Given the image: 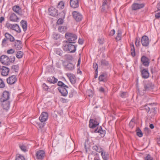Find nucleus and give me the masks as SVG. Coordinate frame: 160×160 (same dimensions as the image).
<instances>
[{
	"label": "nucleus",
	"mask_w": 160,
	"mask_h": 160,
	"mask_svg": "<svg viewBox=\"0 0 160 160\" xmlns=\"http://www.w3.org/2000/svg\"><path fill=\"white\" fill-rule=\"evenodd\" d=\"M10 99L9 92L7 91H4L0 98V102L3 109L6 110L9 109L10 103Z\"/></svg>",
	"instance_id": "obj_1"
},
{
	"label": "nucleus",
	"mask_w": 160,
	"mask_h": 160,
	"mask_svg": "<svg viewBox=\"0 0 160 160\" xmlns=\"http://www.w3.org/2000/svg\"><path fill=\"white\" fill-rule=\"evenodd\" d=\"M58 85L59 86L58 89L61 93V96L64 97L67 96L68 93L67 89L68 88V87L61 81L58 82Z\"/></svg>",
	"instance_id": "obj_2"
},
{
	"label": "nucleus",
	"mask_w": 160,
	"mask_h": 160,
	"mask_svg": "<svg viewBox=\"0 0 160 160\" xmlns=\"http://www.w3.org/2000/svg\"><path fill=\"white\" fill-rule=\"evenodd\" d=\"M72 43H68V44H63L62 48L65 52H69L70 53H74L76 50L77 45H73Z\"/></svg>",
	"instance_id": "obj_3"
},
{
	"label": "nucleus",
	"mask_w": 160,
	"mask_h": 160,
	"mask_svg": "<svg viewBox=\"0 0 160 160\" xmlns=\"http://www.w3.org/2000/svg\"><path fill=\"white\" fill-rule=\"evenodd\" d=\"M65 38L67 39V43H75L77 39V36L75 34L67 32L65 34Z\"/></svg>",
	"instance_id": "obj_4"
},
{
	"label": "nucleus",
	"mask_w": 160,
	"mask_h": 160,
	"mask_svg": "<svg viewBox=\"0 0 160 160\" xmlns=\"http://www.w3.org/2000/svg\"><path fill=\"white\" fill-rule=\"evenodd\" d=\"M111 0H102V4L101 7V11L102 12H106L110 8Z\"/></svg>",
	"instance_id": "obj_5"
},
{
	"label": "nucleus",
	"mask_w": 160,
	"mask_h": 160,
	"mask_svg": "<svg viewBox=\"0 0 160 160\" xmlns=\"http://www.w3.org/2000/svg\"><path fill=\"white\" fill-rule=\"evenodd\" d=\"M72 14L73 18L77 22H80L83 18L82 15L78 11L72 12Z\"/></svg>",
	"instance_id": "obj_6"
},
{
	"label": "nucleus",
	"mask_w": 160,
	"mask_h": 160,
	"mask_svg": "<svg viewBox=\"0 0 160 160\" xmlns=\"http://www.w3.org/2000/svg\"><path fill=\"white\" fill-rule=\"evenodd\" d=\"M0 62L5 65H10V59L6 55H2L0 57Z\"/></svg>",
	"instance_id": "obj_7"
},
{
	"label": "nucleus",
	"mask_w": 160,
	"mask_h": 160,
	"mask_svg": "<svg viewBox=\"0 0 160 160\" xmlns=\"http://www.w3.org/2000/svg\"><path fill=\"white\" fill-rule=\"evenodd\" d=\"M6 26L8 29L14 30L18 33H20L21 32V30L19 26L17 24H7Z\"/></svg>",
	"instance_id": "obj_8"
},
{
	"label": "nucleus",
	"mask_w": 160,
	"mask_h": 160,
	"mask_svg": "<svg viewBox=\"0 0 160 160\" xmlns=\"http://www.w3.org/2000/svg\"><path fill=\"white\" fill-rule=\"evenodd\" d=\"M36 158L38 160H42L44 158L45 152L43 150H39L36 152Z\"/></svg>",
	"instance_id": "obj_9"
},
{
	"label": "nucleus",
	"mask_w": 160,
	"mask_h": 160,
	"mask_svg": "<svg viewBox=\"0 0 160 160\" xmlns=\"http://www.w3.org/2000/svg\"><path fill=\"white\" fill-rule=\"evenodd\" d=\"M141 60L143 65L145 67H148L149 66L150 60L146 56H142L141 58Z\"/></svg>",
	"instance_id": "obj_10"
},
{
	"label": "nucleus",
	"mask_w": 160,
	"mask_h": 160,
	"mask_svg": "<svg viewBox=\"0 0 160 160\" xmlns=\"http://www.w3.org/2000/svg\"><path fill=\"white\" fill-rule=\"evenodd\" d=\"M141 42L143 46L146 47L148 46L150 42L148 37L146 35L143 36L142 37Z\"/></svg>",
	"instance_id": "obj_11"
},
{
	"label": "nucleus",
	"mask_w": 160,
	"mask_h": 160,
	"mask_svg": "<svg viewBox=\"0 0 160 160\" xmlns=\"http://www.w3.org/2000/svg\"><path fill=\"white\" fill-rule=\"evenodd\" d=\"M48 113L47 112H42L40 115L39 119L42 122H45L48 119Z\"/></svg>",
	"instance_id": "obj_12"
},
{
	"label": "nucleus",
	"mask_w": 160,
	"mask_h": 160,
	"mask_svg": "<svg viewBox=\"0 0 160 160\" xmlns=\"http://www.w3.org/2000/svg\"><path fill=\"white\" fill-rule=\"evenodd\" d=\"M17 81L16 76L14 75H12L7 79V82L9 85L14 84Z\"/></svg>",
	"instance_id": "obj_13"
},
{
	"label": "nucleus",
	"mask_w": 160,
	"mask_h": 160,
	"mask_svg": "<svg viewBox=\"0 0 160 160\" xmlns=\"http://www.w3.org/2000/svg\"><path fill=\"white\" fill-rule=\"evenodd\" d=\"M145 6L144 3H134L132 6V10H137L143 8Z\"/></svg>",
	"instance_id": "obj_14"
},
{
	"label": "nucleus",
	"mask_w": 160,
	"mask_h": 160,
	"mask_svg": "<svg viewBox=\"0 0 160 160\" xmlns=\"http://www.w3.org/2000/svg\"><path fill=\"white\" fill-rule=\"evenodd\" d=\"M154 85L150 81H146L144 84V88L145 91H148L153 89Z\"/></svg>",
	"instance_id": "obj_15"
},
{
	"label": "nucleus",
	"mask_w": 160,
	"mask_h": 160,
	"mask_svg": "<svg viewBox=\"0 0 160 160\" xmlns=\"http://www.w3.org/2000/svg\"><path fill=\"white\" fill-rule=\"evenodd\" d=\"M98 80L100 82H106L108 80L107 73L106 72L101 73L98 77Z\"/></svg>",
	"instance_id": "obj_16"
},
{
	"label": "nucleus",
	"mask_w": 160,
	"mask_h": 160,
	"mask_svg": "<svg viewBox=\"0 0 160 160\" xmlns=\"http://www.w3.org/2000/svg\"><path fill=\"white\" fill-rule=\"evenodd\" d=\"M99 124V122L96 119H90L89 122V127L91 128H94L98 125Z\"/></svg>",
	"instance_id": "obj_17"
},
{
	"label": "nucleus",
	"mask_w": 160,
	"mask_h": 160,
	"mask_svg": "<svg viewBox=\"0 0 160 160\" xmlns=\"http://www.w3.org/2000/svg\"><path fill=\"white\" fill-rule=\"evenodd\" d=\"M49 14L52 16H55L58 15V10L53 7H50L48 9Z\"/></svg>",
	"instance_id": "obj_18"
},
{
	"label": "nucleus",
	"mask_w": 160,
	"mask_h": 160,
	"mask_svg": "<svg viewBox=\"0 0 160 160\" xmlns=\"http://www.w3.org/2000/svg\"><path fill=\"white\" fill-rule=\"evenodd\" d=\"M80 0H70V6L73 8L78 7Z\"/></svg>",
	"instance_id": "obj_19"
},
{
	"label": "nucleus",
	"mask_w": 160,
	"mask_h": 160,
	"mask_svg": "<svg viewBox=\"0 0 160 160\" xmlns=\"http://www.w3.org/2000/svg\"><path fill=\"white\" fill-rule=\"evenodd\" d=\"M141 76L142 78L144 79H147L149 77V73L148 69H143L141 70Z\"/></svg>",
	"instance_id": "obj_20"
},
{
	"label": "nucleus",
	"mask_w": 160,
	"mask_h": 160,
	"mask_svg": "<svg viewBox=\"0 0 160 160\" xmlns=\"http://www.w3.org/2000/svg\"><path fill=\"white\" fill-rule=\"evenodd\" d=\"M100 152L101 153V156L103 160H108L109 159V154L108 152H106L105 150L103 149L102 148H101Z\"/></svg>",
	"instance_id": "obj_21"
},
{
	"label": "nucleus",
	"mask_w": 160,
	"mask_h": 160,
	"mask_svg": "<svg viewBox=\"0 0 160 160\" xmlns=\"http://www.w3.org/2000/svg\"><path fill=\"white\" fill-rule=\"evenodd\" d=\"M1 75L4 76H7L9 73V69L5 66H2L1 68Z\"/></svg>",
	"instance_id": "obj_22"
},
{
	"label": "nucleus",
	"mask_w": 160,
	"mask_h": 160,
	"mask_svg": "<svg viewBox=\"0 0 160 160\" xmlns=\"http://www.w3.org/2000/svg\"><path fill=\"white\" fill-rule=\"evenodd\" d=\"M12 10L16 13L19 15H22L21 8L18 5H15L13 7Z\"/></svg>",
	"instance_id": "obj_23"
},
{
	"label": "nucleus",
	"mask_w": 160,
	"mask_h": 160,
	"mask_svg": "<svg viewBox=\"0 0 160 160\" xmlns=\"http://www.w3.org/2000/svg\"><path fill=\"white\" fill-rule=\"evenodd\" d=\"M67 75L72 84H74L76 82V78L74 75L71 73H68Z\"/></svg>",
	"instance_id": "obj_24"
},
{
	"label": "nucleus",
	"mask_w": 160,
	"mask_h": 160,
	"mask_svg": "<svg viewBox=\"0 0 160 160\" xmlns=\"http://www.w3.org/2000/svg\"><path fill=\"white\" fill-rule=\"evenodd\" d=\"M130 52L132 56L134 57L136 56V53L135 47L133 42L130 44Z\"/></svg>",
	"instance_id": "obj_25"
},
{
	"label": "nucleus",
	"mask_w": 160,
	"mask_h": 160,
	"mask_svg": "<svg viewBox=\"0 0 160 160\" xmlns=\"http://www.w3.org/2000/svg\"><path fill=\"white\" fill-rule=\"evenodd\" d=\"M15 48L18 50H19L22 47V42L21 41L16 40L14 44Z\"/></svg>",
	"instance_id": "obj_26"
},
{
	"label": "nucleus",
	"mask_w": 160,
	"mask_h": 160,
	"mask_svg": "<svg viewBox=\"0 0 160 160\" xmlns=\"http://www.w3.org/2000/svg\"><path fill=\"white\" fill-rule=\"evenodd\" d=\"M5 36L7 38V40H9L10 42H13L15 41L14 37L8 33H6L5 34Z\"/></svg>",
	"instance_id": "obj_27"
},
{
	"label": "nucleus",
	"mask_w": 160,
	"mask_h": 160,
	"mask_svg": "<svg viewBox=\"0 0 160 160\" xmlns=\"http://www.w3.org/2000/svg\"><path fill=\"white\" fill-rule=\"evenodd\" d=\"M67 70L72 71L74 68V65L72 63L69 62L65 66Z\"/></svg>",
	"instance_id": "obj_28"
},
{
	"label": "nucleus",
	"mask_w": 160,
	"mask_h": 160,
	"mask_svg": "<svg viewBox=\"0 0 160 160\" xmlns=\"http://www.w3.org/2000/svg\"><path fill=\"white\" fill-rule=\"evenodd\" d=\"M10 19L12 21L16 22L18 21L19 18L15 13H13L10 16Z\"/></svg>",
	"instance_id": "obj_29"
},
{
	"label": "nucleus",
	"mask_w": 160,
	"mask_h": 160,
	"mask_svg": "<svg viewBox=\"0 0 160 160\" xmlns=\"http://www.w3.org/2000/svg\"><path fill=\"white\" fill-rule=\"evenodd\" d=\"M94 132L96 133L98 132L100 133L101 134L103 135L104 136L105 134L106 131L105 130L102 129L101 127H100L97 128L95 130Z\"/></svg>",
	"instance_id": "obj_30"
},
{
	"label": "nucleus",
	"mask_w": 160,
	"mask_h": 160,
	"mask_svg": "<svg viewBox=\"0 0 160 160\" xmlns=\"http://www.w3.org/2000/svg\"><path fill=\"white\" fill-rule=\"evenodd\" d=\"M47 81L51 83L54 84L57 82L58 79L53 76L48 78H47Z\"/></svg>",
	"instance_id": "obj_31"
},
{
	"label": "nucleus",
	"mask_w": 160,
	"mask_h": 160,
	"mask_svg": "<svg viewBox=\"0 0 160 160\" xmlns=\"http://www.w3.org/2000/svg\"><path fill=\"white\" fill-rule=\"evenodd\" d=\"M20 23L21 24L22 27L23 29V31H26L27 29V21L24 20H22Z\"/></svg>",
	"instance_id": "obj_32"
},
{
	"label": "nucleus",
	"mask_w": 160,
	"mask_h": 160,
	"mask_svg": "<svg viewBox=\"0 0 160 160\" xmlns=\"http://www.w3.org/2000/svg\"><path fill=\"white\" fill-rule=\"evenodd\" d=\"M117 36L116 38V39L117 41H119L121 40L122 36V32L120 30H118L117 31Z\"/></svg>",
	"instance_id": "obj_33"
},
{
	"label": "nucleus",
	"mask_w": 160,
	"mask_h": 160,
	"mask_svg": "<svg viewBox=\"0 0 160 160\" xmlns=\"http://www.w3.org/2000/svg\"><path fill=\"white\" fill-rule=\"evenodd\" d=\"M137 135L139 137H142L143 136V133L139 128L137 127L136 130Z\"/></svg>",
	"instance_id": "obj_34"
},
{
	"label": "nucleus",
	"mask_w": 160,
	"mask_h": 160,
	"mask_svg": "<svg viewBox=\"0 0 160 160\" xmlns=\"http://www.w3.org/2000/svg\"><path fill=\"white\" fill-rule=\"evenodd\" d=\"M15 160H25L24 157L22 155L19 154H17L16 155Z\"/></svg>",
	"instance_id": "obj_35"
},
{
	"label": "nucleus",
	"mask_w": 160,
	"mask_h": 160,
	"mask_svg": "<svg viewBox=\"0 0 160 160\" xmlns=\"http://www.w3.org/2000/svg\"><path fill=\"white\" fill-rule=\"evenodd\" d=\"M157 108H151V110L150 111V113H151V118L153 117L156 113L157 112Z\"/></svg>",
	"instance_id": "obj_36"
},
{
	"label": "nucleus",
	"mask_w": 160,
	"mask_h": 160,
	"mask_svg": "<svg viewBox=\"0 0 160 160\" xmlns=\"http://www.w3.org/2000/svg\"><path fill=\"white\" fill-rule=\"evenodd\" d=\"M67 29V27L66 26H61L58 27V30L60 32H64L66 31Z\"/></svg>",
	"instance_id": "obj_37"
},
{
	"label": "nucleus",
	"mask_w": 160,
	"mask_h": 160,
	"mask_svg": "<svg viewBox=\"0 0 160 160\" xmlns=\"http://www.w3.org/2000/svg\"><path fill=\"white\" fill-rule=\"evenodd\" d=\"M23 55V53L22 51H18L17 52L16 57L18 58H21L22 57Z\"/></svg>",
	"instance_id": "obj_38"
},
{
	"label": "nucleus",
	"mask_w": 160,
	"mask_h": 160,
	"mask_svg": "<svg viewBox=\"0 0 160 160\" xmlns=\"http://www.w3.org/2000/svg\"><path fill=\"white\" fill-rule=\"evenodd\" d=\"M19 147L21 150L24 152L28 151L27 148L26 146L24 144H19Z\"/></svg>",
	"instance_id": "obj_39"
},
{
	"label": "nucleus",
	"mask_w": 160,
	"mask_h": 160,
	"mask_svg": "<svg viewBox=\"0 0 160 160\" xmlns=\"http://www.w3.org/2000/svg\"><path fill=\"white\" fill-rule=\"evenodd\" d=\"M11 69L13 72H17L19 70V66L18 65H12V66Z\"/></svg>",
	"instance_id": "obj_40"
},
{
	"label": "nucleus",
	"mask_w": 160,
	"mask_h": 160,
	"mask_svg": "<svg viewBox=\"0 0 160 160\" xmlns=\"http://www.w3.org/2000/svg\"><path fill=\"white\" fill-rule=\"evenodd\" d=\"M135 122L134 118H132L129 123V126L130 128H132L135 126Z\"/></svg>",
	"instance_id": "obj_41"
},
{
	"label": "nucleus",
	"mask_w": 160,
	"mask_h": 160,
	"mask_svg": "<svg viewBox=\"0 0 160 160\" xmlns=\"http://www.w3.org/2000/svg\"><path fill=\"white\" fill-rule=\"evenodd\" d=\"M101 65L107 66L109 65V63L105 59H102L101 61Z\"/></svg>",
	"instance_id": "obj_42"
},
{
	"label": "nucleus",
	"mask_w": 160,
	"mask_h": 160,
	"mask_svg": "<svg viewBox=\"0 0 160 160\" xmlns=\"http://www.w3.org/2000/svg\"><path fill=\"white\" fill-rule=\"evenodd\" d=\"M140 39L138 37H136L135 39V44L136 47H139L140 45Z\"/></svg>",
	"instance_id": "obj_43"
},
{
	"label": "nucleus",
	"mask_w": 160,
	"mask_h": 160,
	"mask_svg": "<svg viewBox=\"0 0 160 160\" xmlns=\"http://www.w3.org/2000/svg\"><path fill=\"white\" fill-rule=\"evenodd\" d=\"M37 125L40 129L42 128L46 125L45 122H37Z\"/></svg>",
	"instance_id": "obj_44"
},
{
	"label": "nucleus",
	"mask_w": 160,
	"mask_h": 160,
	"mask_svg": "<svg viewBox=\"0 0 160 160\" xmlns=\"http://www.w3.org/2000/svg\"><path fill=\"white\" fill-rule=\"evenodd\" d=\"M101 148H100V149H99L98 147L96 145L93 146L92 147V149L93 150L99 153L100 152V151H102V150H101Z\"/></svg>",
	"instance_id": "obj_45"
},
{
	"label": "nucleus",
	"mask_w": 160,
	"mask_h": 160,
	"mask_svg": "<svg viewBox=\"0 0 160 160\" xmlns=\"http://www.w3.org/2000/svg\"><path fill=\"white\" fill-rule=\"evenodd\" d=\"M64 3L63 1H61L58 3L57 7L58 8L62 9L64 8Z\"/></svg>",
	"instance_id": "obj_46"
},
{
	"label": "nucleus",
	"mask_w": 160,
	"mask_h": 160,
	"mask_svg": "<svg viewBox=\"0 0 160 160\" xmlns=\"http://www.w3.org/2000/svg\"><path fill=\"white\" fill-rule=\"evenodd\" d=\"M56 53L60 56H62V55L63 52L62 50L59 48L56 49L55 51Z\"/></svg>",
	"instance_id": "obj_47"
},
{
	"label": "nucleus",
	"mask_w": 160,
	"mask_h": 160,
	"mask_svg": "<svg viewBox=\"0 0 160 160\" xmlns=\"http://www.w3.org/2000/svg\"><path fill=\"white\" fill-rule=\"evenodd\" d=\"M64 57L65 59L67 60H72V57L70 55L66 54Z\"/></svg>",
	"instance_id": "obj_48"
},
{
	"label": "nucleus",
	"mask_w": 160,
	"mask_h": 160,
	"mask_svg": "<svg viewBox=\"0 0 160 160\" xmlns=\"http://www.w3.org/2000/svg\"><path fill=\"white\" fill-rule=\"evenodd\" d=\"M155 17L157 19L160 18V10H157L155 12Z\"/></svg>",
	"instance_id": "obj_49"
},
{
	"label": "nucleus",
	"mask_w": 160,
	"mask_h": 160,
	"mask_svg": "<svg viewBox=\"0 0 160 160\" xmlns=\"http://www.w3.org/2000/svg\"><path fill=\"white\" fill-rule=\"evenodd\" d=\"M120 96L122 98H125L128 97V94L127 92H121Z\"/></svg>",
	"instance_id": "obj_50"
},
{
	"label": "nucleus",
	"mask_w": 160,
	"mask_h": 160,
	"mask_svg": "<svg viewBox=\"0 0 160 160\" xmlns=\"http://www.w3.org/2000/svg\"><path fill=\"white\" fill-rule=\"evenodd\" d=\"M53 37L54 39L56 40H57L60 38V36L59 35L58 33H55L53 34Z\"/></svg>",
	"instance_id": "obj_51"
},
{
	"label": "nucleus",
	"mask_w": 160,
	"mask_h": 160,
	"mask_svg": "<svg viewBox=\"0 0 160 160\" xmlns=\"http://www.w3.org/2000/svg\"><path fill=\"white\" fill-rule=\"evenodd\" d=\"M5 86V84L3 81L0 78V88H4Z\"/></svg>",
	"instance_id": "obj_52"
},
{
	"label": "nucleus",
	"mask_w": 160,
	"mask_h": 160,
	"mask_svg": "<svg viewBox=\"0 0 160 160\" xmlns=\"http://www.w3.org/2000/svg\"><path fill=\"white\" fill-rule=\"evenodd\" d=\"M42 87L43 89L45 91H48L49 89L48 86L45 83L42 84Z\"/></svg>",
	"instance_id": "obj_53"
},
{
	"label": "nucleus",
	"mask_w": 160,
	"mask_h": 160,
	"mask_svg": "<svg viewBox=\"0 0 160 160\" xmlns=\"http://www.w3.org/2000/svg\"><path fill=\"white\" fill-rule=\"evenodd\" d=\"M63 21H64L63 19L60 18L58 20L57 22V24L58 25L62 24L63 23Z\"/></svg>",
	"instance_id": "obj_54"
},
{
	"label": "nucleus",
	"mask_w": 160,
	"mask_h": 160,
	"mask_svg": "<svg viewBox=\"0 0 160 160\" xmlns=\"http://www.w3.org/2000/svg\"><path fill=\"white\" fill-rule=\"evenodd\" d=\"M153 160V158L149 154L147 155V157L145 158V160Z\"/></svg>",
	"instance_id": "obj_55"
},
{
	"label": "nucleus",
	"mask_w": 160,
	"mask_h": 160,
	"mask_svg": "<svg viewBox=\"0 0 160 160\" xmlns=\"http://www.w3.org/2000/svg\"><path fill=\"white\" fill-rule=\"evenodd\" d=\"M15 52V51L14 49H11L9 50H8L7 51V52L8 54H11L14 53Z\"/></svg>",
	"instance_id": "obj_56"
},
{
	"label": "nucleus",
	"mask_w": 160,
	"mask_h": 160,
	"mask_svg": "<svg viewBox=\"0 0 160 160\" xmlns=\"http://www.w3.org/2000/svg\"><path fill=\"white\" fill-rule=\"evenodd\" d=\"M99 91L101 93H104L105 92L104 89L102 87H101L99 89Z\"/></svg>",
	"instance_id": "obj_57"
},
{
	"label": "nucleus",
	"mask_w": 160,
	"mask_h": 160,
	"mask_svg": "<svg viewBox=\"0 0 160 160\" xmlns=\"http://www.w3.org/2000/svg\"><path fill=\"white\" fill-rule=\"evenodd\" d=\"M93 67L95 71H98V67L97 64L96 63H94L93 64Z\"/></svg>",
	"instance_id": "obj_58"
},
{
	"label": "nucleus",
	"mask_w": 160,
	"mask_h": 160,
	"mask_svg": "<svg viewBox=\"0 0 160 160\" xmlns=\"http://www.w3.org/2000/svg\"><path fill=\"white\" fill-rule=\"evenodd\" d=\"M115 30L114 29H113L110 31L109 35L111 36H112L115 34Z\"/></svg>",
	"instance_id": "obj_59"
},
{
	"label": "nucleus",
	"mask_w": 160,
	"mask_h": 160,
	"mask_svg": "<svg viewBox=\"0 0 160 160\" xmlns=\"http://www.w3.org/2000/svg\"><path fill=\"white\" fill-rule=\"evenodd\" d=\"M98 41L99 43L100 44H102L104 43V40L103 39H102L101 38H99L98 40Z\"/></svg>",
	"instance_id": "obj_60"
},
{
	"label": "nucleus",
	"mask_w": 160,
	"mask_h": 160,
	"mask_svg": "<svg viewBox=\"0 0 160 160\" xmlns=\"http://www.w3.org/2000/svg\"><path fill=\"white\" fill-rule=\"evenodd\" d=\"M61 101L63 103L67 102H68V100L66 99H65L63 98H61Z\"/></svg>",
	"instance_id": "obj_61"
},
{
	"label": "nucleus",
	"mask_w": 160,
	"mask_h": 160,
	"mask_svg": "<svg viewBox=\"0 0 160 160\" xmlns=\"http://www.w3.org/2000/svg\"><path fill=\"white\" fill-rule=\"evenodd\" d=\"M78 43L80 44H82L83 43V41L82 39L79 38L78 40Z\"/></svg>",
	"instance_id": "obj_62"
},
{
	"label": "nucleus",
	"mask_w": 160,
	"mask_h": 160,
	"mask_svg": "<svg viewBox=\"0 0 160 160\" xmlns=\"http://www.w3.org/2000/svg\"><path fill=\"white\" fill-rule=\"evenodd\" d=\"M15 57H12L11 58V57L10 59V64L11 62H14V61L15 60Z\"/></svg>",
	"instance_id": "obj_63"
},
{
	"label": "nucleus",
	"mask_w": 160,
	"mask_h": 160,
	"mask_svg": "<svg viewBox=\"0 0 160 160\" xmlns=\"http://www.w3.org/2000/svg\"><path fill=\"white\" fill-rule=\"evenodd\" d=\"M156 141L157 144L159 145H160V137L157 138Z\"/></svg>",
	"instance_id": "obj_64"
}]
</instances>
